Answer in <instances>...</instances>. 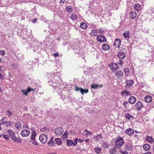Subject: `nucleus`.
Listing matches in <instances>:
<instances>
[{
  "label": "nucleus",
  "instance_id": "obj_1",
  "mask_svg": "<svg viewBox=\"0 0 154 154\" xmlns=\"http://www.w3.org/2000/svg\"><path fill=\"white\" fill-rule=\"evenodd\" d=\"M112 142H114L113 147L117 149L119 148L124 143V140L122 138L119 137L118 139H112Z\"/></svg>",
  "mask_w": 154,
  "mask_h": 154
},
{
  "label": "nucleus",
  "instance_id": "obj_2",
  "mask_svg": "<svg viewBox=\"0 0 154 154\" xmlns=\"http://www.w3.org/2000/svg\"><path fill=\"white\" fill-rule=\"evenodd\" d=\"M39 139L41 143H45L47 142L48 138L46 135L44 134H42L39 137Z\"/></svg>",
  "mask_w": 154,
  "mask_h": 154
},
{
  "label": "nucleus",
  "instance_id": "obj_3",
  "mask_svg": "<svg viewBox=\"0 0 154 154\" xmlns=\"http://www.w3.org/2000/svg\"><path fill=\"white\" fill-rule=\"evenodd\" d=\"M55 133L57 135H61L63 132V130L62 128L58 127L55 128L54 131Z\"/></svg>",
  "mask_w": 154,
  "mask_h": 154
},
{
  "label": "nucleus",
  "instance_id": "obj_4",
  "mask_svg": "<svg viewBox=\"0 0 154 154\" xmlns=\"http://www.w3.org/2000/svg\"><path fill=\"white\" fill-rule=\"evenodd\" d=\"M111 69L113 71H116L118 69V66L116 63H110L109 65Z\"/></svg>",
  "mask_w": 154,
  "mask_h": 154
},
{
  "label": "nucleus",
  "instance_id": "obj_5",
  "mask_svg": "<svg viewBox=\"0 0 154 154\" xmlns=\"http://www.w3.org/2000/svg\"><path fill=\"white\" fill-rule=\"evenodd\" d=\"M97 39L98 42H104L106 41V37L101 35H98L97 36Z\"/></svg>",
  "mask_w": 154,
  "mask_h": 154
},
{
  "label": "nucleus",
  "instance_id": "obj_6",
  "mask_svg": "<svg viewBox=\"0 0 154 154\" xmlns=\"http://www.w3.org/2000/svg\"><path fill=\"white\" fill-rule=\"evenodd\" d=\"M30 133L29 130L27 129H24L21 132V134L23 137H27Z\"/></svg>",
  "mask_w": 154,
  "mask_h": 154
},
{
  "label": "nucleus",
  "instance_id": "obj_7",
  "mask_svg": "<svg viewBox=\"0 0 154 154\" xmlns=\"http://www.w3.org/2000/svg\"><path fill=\"white\" fill-rule=\"evenodd\" d=\"M11 138L13 140L18 143H20L22 141L21 138L20 137L17 138L14 135H14H13L11 136Z\"/></svg>",
  "mask_w": 154,
  "mask_h": 154
},
{
  "label": "nucleus",
  "instance_id": "obj_8",
  "mask_svg": "<svg viewBox=\"0 0 154 154\" xmlns=\"http://www.w3.org/2000/svg\"><path fill=\"white\" fill-rule=\"evenodd\" d=\"M116 75L118 76V78L119 79H121L123 75L122 72L120 70L117 71L116 72Z\"/></svg>",
  "mask_w": 154,
  "mask_h": 154
},
{
  "label": "nucleus",
  "instance_id": "obj_9",
  "mask_svg": "<svg viewBox=\"0 0 154 154\" xmlns=\"http://www.w3.org/2000/svg\"><path fill=\"white\" fill-rule=\"evenodd\" d=\"M143 106V105L140 101L138 102L135 105V106L138 110H140Z\"/></svg>",
  "mask_w": 154,
  "mask_h": 154
},
{
  "label": "nucleus",
  "instance_id": "obj_10",
  "mask_svg": "<svg viewBox=\"0 0 154 154\" xmlns=\"http://www.w3.org/2000/svg\"><path fill=\"white\" fill-rule=\"evenodd\" d=\"M125 133L129 135H131L134 133V130L131 128L127 129L125 131Z\"/></svg>",
  "mask_w": 154,
  "mask_h": 154
},
{
  "label": "nucleus",
  "instance_id": "obj_11",
  "mask_svg": "<svg viewBox=\"0 0 154 154\" xmlns=\"http://www.w3.org/2000/svg\"><path fill=\"white\" fill-rule=\"evenodd\" d=\"M136 99L134 97H131L129 99L128 102L132 104L134 103L136 101Z\"/></svg>",
  "mask_w": 154,
  "mask_h": 154
},
{
  "label": "nucleus",
  "instance_id": "obj_12",
  "mask_svg": "<svg viewBox=\"0 0 154 154\" xmlns=\"http://www.w3.org/2000/svg\"><path fill=\"white\" fill-rule=\"evenodd\" d=\"M125 148L128 151L130 150L132 148V146L129 143H127L125 144Z\"/></svg>",
  "mask_w": 154,
  "mask_h": 154
},
{
  "label": "nucleus",
  "instance_id": "obj_13",
  "mask_svg": "<svg viewBox=\"0 0 154 154\" xmlns=\"http://www.w3.org/2000/svg\"><path fill=\"white\" fill-rule=\"evenodd\" d=\"M48 144L49 146H51V145L55 146L54 145V138L53 137H51L48 143Z\"/></svg>",
  "mask_w": 154,
  "mask_h": 154
},
{
  "label": "nucleus",
  "instance_id": "obj_14",
  "mask_svg": "<svg viewBox=\"0 0 154 154\" xmlns=\"http://www.w3.org/2000/svg\"><path fill=\"white\" fill-rule=\"evenodd\" d=\"M144 99L145 101L147 103L151 102L152 100V97L148 95L146 96L145 97Z\"/></svg>",
  "mask_w": 154,
  "mask_h": 154
},
{
  "label": "nucleus",
  "instance_id": "obj_15",
  "mask_svg": "<svg viewBox=\"0 0 154 154\" xmlns=\"http://www.w3.org/2000/svg\"><path fill=\"white\" fill-rule=\"evenodd\" d=\"M118 56L119 58H121L122 59H123L125 57V54L122 52H119L118 54Z\"/></svg>",
  "mask_w": 154,
  "mask_h": 154
},
{
  "label": "nucleus",
  "instance_id": "obj_16",
  "mask_svg": "<svg viewBox=\"0 0 154 154\" xmlns=\"http://www.w3.org/2000/svg\"><path fill=\"white\" fill-rule=\"evenodd\" d=\"M143 149L145 151H148L149 150L150 148V145L148 144H144L143 146Z\"/></svg>",
  "mask_w": 154,
  "mask_h": 154
},
{
  "label": "nucleus",
  "instance_id": "obj_17",
  "mask_svg": "<svg viewBox=\"0 0 154 154\" xmlns=\"http://www.w3.org/2000/svg\"><path fill=\"white\" fill-rule=\"evenodd\" d=\"M147 140L151 143H153L154 141V140L151 136H147L146 137Z\"/></svg>",
  "mask_w": 154,
  "mask_h": 154
},
{
  "label": "nucleus",
  "instance_id": "obj_18",
  "mask_svg": "<svg viewBox=\"0 0 154 154\" xmlns=\"http://www.w3.org/2000/svg\"><path fill=\"white\" fill-rule=\"evenodd\" d=\"M103 85H98L97 84H94L92 85L91 87V88L96 89L98 87H99L100 88L102 87Z\"/></svg>",
  "mask_w": 154,
  "mask_h": 154
},
{
  "label": "nucleus",
  "instance_id": "obj_19",
  "mask_svg": "<svg viewBox=\"0 0 154 154\" xmlns=\"http://www.w3.org/2000/svg\"><path fill=\"white\" fill-rule=\"evenodd\" d=\"M80 26L82 29H85L87 28L88 26L85 23L82 22L80 24Z\"/></svg>",
  "mask_w": 154,
  "mask_h": 154
},
{
  "label": "nucleus",
  "instance_id": "obj_20",
  "mask_svg": "<svg viewBox=\"0 0 154 154\" xmlns=\"http://www.w3.org/2000/svg\"><path fill=\"white\" fill-rule=\"evenodd\" d=\"M126 84L127 85L132 86L134 84V82L132 80H127Z\"/></svg>",
  "mask_w": 154,
  "mask_h": 154
},
{
  "label": "nucleus",
  "instance_id": "obj_21",
  "mask_svg": "<svg viewBox=\"0 0 154 154\" xmlns=\"http://www.w3.org/2000/svg\"><path fill=\"white\" fill-rule=\"evenodd\" d=\"M36 135V133L35 131H33L32 132V135L31 137V140H35V137Z\"/></svg>",
  "mask_w": 154,
  "mask_h": 154
},
{
  "label": "nucleus",
  "instance_id": "obj_22",
  "mask_svg": "<svg viewBox=\"0 0 154 154\" xmlns=\"http://www.w3.org/2000/svg\"><path fill=\"white\" fill-rule=\"evenodd\" d=\"M134 9L136 11H139L140 9V5L139 4H135L134 7Z\"/></svg>",
  "mask_w": 154,
  "mask_h": 154
},
{
  "label": "nucleus",
  "instance_id": "obj_23",
  "mask_svg": "<svg viewBox=\"0 0 154 154\" xmlns=\"http://www.w3.org/2000/svg\"><path fill=\"white\" fill-rule=\"evenodd\" d=\"M102 48L103 50H108L109 49V46L106 44H104L102 45Z\"/></svg>",
  "mask_w": 154,
  "mask_h": 154
},
{
  "label": "nucleus",
  "instance_id": "obj_24",
  "mask_svg": "<svg viewBox=\"0 0 154 154\" xmlns=\"http://www.w3.org/2000/svg\"><path fill=\"white\" fill-rule=\"evenodd\" d=\"M136 14L135 11H131L130 13V16L131 17V18L134 19L135 17Z\"/></svg>",
  "mask_w": 154,
  "mask_h": 154
},
{
  "label": "nucleus",
  "instance_id": "obj_25",
  "mask_svg": "<svg viewBox=\"0 0 154 154\" xmlns=\"http://www.w3.org/2000/svg\"><path fill=\"white\" fill-rule=\"evenodd\" d=\"M125 117L129 120H132L133 119V117L128 113L126 114L125 115Z\"/></svg>",
  "mask_w": 154,
  "mask_h": 154
},
{
  "label": "nucleus",
  "instance_id": "obj_26",
  "mask_svg": "<svg viewBox=\"0 0 154 154\" xmlns=\"http://www.w3.org/2000/svg\"><path fill=\"white\" fill-rule=\"evenodd\" d=\"M55 144L57 143L58 145H60L62 143L61 141L60 138H55Z\"/></svg>",
  "mask_w": 154,
  "mask_h": 154
},
{
  "label": "nucleus",
  "instance_id": "obj_27",
  "mask_svg": "<svg viewBox=\"0 0 154 154\" xmlns=\"http://www.w3.org/2000/svg\"><path fill=\"white\" fill-rule=\"evenodd\" d=\"M68 137V132L67 131H66L64 133L62 137L63 139L65 140Z\"/></svg>",
  "mask_w": 154,
  "mask_h": 154
},
{
  "label": "nucleus",
  "instance_id": "obj_28",
  "mask_svg": "<svg viewBox=\"0 0 154 154\" xmlns=\"http://www.w3.org/2000/svg\"><path fill=\"white\" fill-rule=\"evenodd\" d=\"M102 138L101 136L98 134L97 136H94V138L95 140V141H98L99 139H101Z\"/></svg>",
  "mask_w": 154,
  "mask_h": 154
},
{
  "label": "nucleus",
  "instance_id": "obj_29",
  "mask_svg": "<svg viewBox=\"0 0 154 154\" xmlns=\"http://www.w3.org/2000/svg\"><path fill=\"white\" fill-rule=\"evenodd\" d=\"M66 142L68 146H71L73 144V141L69 140H66Z\"/></svg>",
  "mask_w": 154,
  "mask_h": 154
},
{
  "label": "nucleus",
  "instance_id": "obj_30",
  "mask_svg": "<svg viewBox=\"0 0 154 154\" xmlns=\"http://www.w3.org/2000/svg\"><path fill=\"white\" fill-rule=\"evenodd\" d=\"M97 34V31L95 30H93L90 33L92 35L95 36Z\"/></svg>",
  "mask_w": 154,
  "mask_h": 154
},
{
  "label": "nucleus",
  "instance_id": "obj_31",
  "mask_svg": "<svg viewBox=\"0 0 154 154\" xmlns=\"http://www.w3.org/2000/svg\"><path fill=\"white\" fill-rule=\"evenodd\" d=\"M124 94H126L127 95H131L130 92L129 91H127L126 90H123L122 91L121 93V94L122 95H123Z\"/></svg>",
  "mask_w": 154,
  "mask_h": 154
},
{
  "label": "nucleus",
  "instance_id": "obj_32",
  "mask_svg": "<svg viewBox=\"0 0 154 154\" xmlns=\"http://www.w3.org/2000/svg\"><path fill=\"white\" fill-rule=\"evenodd\" d=\"M120 151L123 154H128V152L126 151L125 148L124 149H121Z\"/></svg>",
  "mask_w": 154,
  "mask_h": 154
},
{
  "label": "nucleus",
  "instance_id": "obj_33",
  "mask_svg": "<svg viewBox=\"0 0 154 154\" xmlns=\"http://www.w3.org/2000/svg\"><path fill=\"white\" fill-rule=\"evenodd\" d=\"M21 124L20 122H17L15 123V126L17 129H18L19 126L21 125Z\"/></svg>",
  "mask_w": 154,
  "mask_h": 154
},
{
  "label": "nucleus",
  "instance_id": "obj_34",
  "mask_svg": "<svg viewBox=\"0 0 154 154\" xmlns=\"http://www.w3.org/2000/svg\"><path fill=\"white\" fill-rule=\"evenodd\" d=\"M75 90L76 91H78L80 90L81 94H83V92L82 91V88H79L78 87L76 86L75 87Z\"/></svg>",
  "mask_w": 154,
  "mask_h": 154
},
{
  "label": "nucleus",
  "instance_id": "obj_35",
  "mask_svg": "<svg viewBox=\"0 0 154 154\" xmlns=\"http://www.w3.org/2000/svg\"><path fill=\"white\" fill-rule=\"evenodd\" d=\"M66 10L68 12H71L72 11V8L71 6H67L66 8Z\"/></svg>",
  "mask_w": 154,
  "mask_h": 154
},
{
  "label": "nucleus",
  "instance_id": "obj_36",
  "mask_svg": "<svg viewBox=\"0 0 154 154\" xmlns=\"http://www.w3.org/2000/svg\"><path fill=\"white\" fill-rule=\"evenodd\" d=\"M77 18V16L75 15H72L70 16V18L73 20H76Z\"/></svg>",
  "mask_w": 154,
  "mask_h": 154
},
{
  "label": "nucleus",
  "instance_id": "obj_37",
  "mask_svg": "<svg viewBox=\"0 0 154 154\" xmlns=\"http://www.w3.org/2000/svg\"><path fill=\"white\" fill-rule=\"evenodd\" d=\"M2 137L4 139L7 140H8L10 138V137L8 135L4 134H2Z\"/></svg>",
  "mask_w": 154,
  "mask_h": 154
},
{
  "label": "nucleus",
  "instance_id": "obj_38",
  "mask_svg": "<svg viewBox=\"0 0 154 154\" xmlns=\"http://www.w3.org/2000/svg\"><path fill=\"white\" fill-rule=\"evenodd\" d=\"M8 133L10 134L11 136V137L14 134V131L11 130H8Z\"/></svg>",
  "mask_w": 154,
  "mask_h": 154
},
{
  "label": "nucleus",
  "instance_id": "obj_39",
  "mask_svg": "<svg viewBox=\"0 0 154 154\" xmlns=\"http://www.w3.org/2000/svg\"><path fill=\"white\" fill-rule=\"evenodd\" d=\"M21 91L23 93V94H25V96H27L28 93L27 90L23 89Z\"/></svg>",
  "mask_w": 154,
  "mask_h": 154
},
{
  "label": "nucleus",
  "instance_id": "obj_40",
  "mask_svg": "<svg viewBox=\"0 0 154 154\" xmlns=\"http://www.w3.org/2000/svg\"><path fill=\"white\" fill-rule=\"evenodd\" d=\"M41 131H49V129L47 128L46 127H44V128H42L41 129Z\"/></svg>",
  "mask_w": 154,
  "mask_h": 154
},
{
  "label": "nucleus",
  "instance_id": "obj_41",
  "mask_svg": "<svg viewBox=\"0 0 154 154\" xmlns=\"http://www.w3.org/2000/svg\"><path fill=\"white\" fill-rule=\"evenodd\" d=\"M123 35L125 38H128L129 37V35L128 33V32L127 33L125 32L123 34Z\"/></svg>",
  "mask_w": 154,
  "mask_h": 154
},
{
  "label": "nucleus",
  "instance_id": "obj_42",
  "mask_svg": "<svg viewBox=\"0 0 154 154\" xmlns=\"http://www.w3.org/2000/svg\"><path fill=\"white\" fill-rule=\"evenodd\" d=\"M88 90L87 89H82V91L83 92V94H84L85 93H87L88 92Z\"/></svg>",
  "mask_w": 154,
  "mask_h": 154
},
{
  "label": "nucleus",
  "instance_id": "obj_43",
  "mask_svg": "<svg viewBox=\"0 0 154 154\" xmlns=\"http://www.w3.org/2000/svg\"><path fill=\"white\" fill-rule=\"evenodd\" d=\"M12 122H7L6 123V125L7 127H8V126H11L12 123Z\"/></svg>",
  "mask_w": 154,
  "mask_h": 154
},
{
  "label": "nucleus",
  "instance_id": "obj_44",
  "mask_svg": "<svg viewBox=\"0 0 154 154\" xmlns=\"http://www.w3.org/2000/svg\"><path fill=\"white\" fill-rule=\"evenodd\" d=\"M120 42H121V41L120 40H119V42L118 43V44L117 43H116L114 42V44H113L114 46L115 47H116V46H118L119 47V45L120 43Z\"/></svg>",
  "mask_w": 154,
  "mask_h": 154
},
{
  "label": "nucleus",
  "instance_id": "obj_45",
  "mask_svg": "<svg viewBox=\"0 0 154 154\" xmlns=\"http://www.w3.org/2000/svg\"><path fill=\"white\" fill-rule=\"evenodd\" d=\"M6 112L8 113L7 114V115H8V116H12V112H11L9 110H8Z\"/></svg>",
  "mask_w": 154,
  "mask_h": 154
},
{
  "label": "nucleus",
  "instance_id": "obj_46",
  "mask_svg": "<svg viewBox=\"0 0 154 154\" xmlns=\"http://www.w3.org/2000/svg\"><path fill=\"white\" fill-rule=\"evenodd\" d=\"M124 71L125 74H127L129 72V69L128 68H125Z\"/></svg>",
  "mask_w": 154,
  "mask_h": 154
},
{
  "label": "nucleus",
  "instance_id": "obj_47",
  "mask_svg": "<svg viewBox=\"0 0 154 154\" xmlns=\"http://www.w3.org/2000/svg\"><path fill=\"white\" fill-rule=\"evenodd\" d=\"M96 152L97 153H99L100 152L101 150V149L100 148H96L95 149Z\"/></svg>",
  "mask_w": 154,
  "mask_h": 154
},
{
  "label": "nucleus",
  "instance_id": "obj_48",
  "mask_svg": "<svg viewBox=\"0 0 154 154\" xmlns=\"http://www.w3.org/2000/svg\"><path fill=\"white\" fill-rule=\"evenodd\" d=\"M30 142L33 144L35 145H38V143L36 142V141H35V140H31V141H30Z\"/></svg>",
  "mask_w": 154,
  "mask_h": 154
},
{
  "label": "nucleus",
  "instance_id": "obj_49",
  "mask_svg": "<svg viewBox=\"0 0 154 154\" xmlns=\"http://www.w3.org/2000/svg\"><path fill=\"white\" fill-rule=\"evenodd\" d=\"M34 90H33L32 88H30L29 87H28V89L27 90V91L28 93L32 91H34Z\"/></svg>",
  "mask_w": 154,
  "mask_h": 154
},
{
  "label": "nucleus",
  "instance_id": "obj_50",
  "mask_svg": "<svg viewBox=\"0 0 154 154\" xmlns=\"http://www.w3.org/2000/svg\"><path fill=\"white\" fill-rule=\"evenodd\" d=\"M103 146L104 148H106L108 147V145L106 142H105L103 144Z\"/></svg>",
  "mask_w": 154,
  "mask_h": 154
},
{
  "label": "nucleus",
  "instance_id": "obj_51",
  "mask_svg": "<svg viewBox=\"0 0 154 154\" xmlns=\"http://www.w3.org/2000/svg\"><path fill=\"white\" fill-rule=\"evenodd\" d=\"M78 140V139L77 138L75 140H74V142L73 143V145L74 146H75L77 145V140Z\"/></svg>",
  "mask_w": 154,
  "mask_h": 154
},
{
  "label": "nucleus",
  "instance_id": "obj_52",
  "mask_svg": "<svg viewBox=\"0 0 154 154\" xmlns=\"http://www.w3.org/2000/svg\"><path fill=\"white\" fill-rule=\"evenodd\" d=\"M0 54L2 55H4L5 54V51L4 50L1 51H0Z\"/></svg>",
  "mask_w": 154,
  "mask_h": 154
},
{
  "label": "nucleus",
  "instance_id": "obj_53",
  "mask_svg": "<svg viewBox=\"0 0 154 154\" xmlns=\"http://www.w3.org/2000/svg\"><path fill=\"white\" fill-rule=\"evenodd\" d=\"M128 103L127 101H125L123 103L124 105L126 108L127 107L126 106V105L128 104Z\"/></svg>",
  "mask_w": 154,
  "mask_h": 154
},
{
  "label": "nucleus",
  "instance_id": "obj_54",
  "mask_svg": "<svg viewBox=\"0 0 154 154\" xmlns=\"http://www.w3.org/2000/svg\"><path fill=\"white\" fill-rule=\"evenodd\" d=\"M23 128H28V126L26 123H25L23 125Z\"/></svg>",
  "mask_w": 154,
  "mask_h": 154
},
{
  "label": "nucleus",
  "instance_id": "obj_55",
  "mask_svg": "<svg viewBox=\"0 0 154 154\" xmlns=\"http://www.w3.org/2000/svg\"><path fill=\"white\" fill-rule=\"evenodd\" d=\"M7 121H3V122H2L1 123L0 122V125H2V124H5L6 125V123L7 122Z\"/></svg>",
  "mask_w": 154,
  "mask_h": 154
},
{
  "label": "nucleus",
  "instance_id": "obj_56",
  "mask_svg": "<svg viewBox=\"0 0 154 154\" xmlns=\"http://www.w3.org/2000/svg\"><path fill=\"white\" fill-rule=\"evenodd\" d=\"M0 78L1 79H3L4 78V77L3 75H2V74L1 73H0Z\"/></svg>",
  "mask_w": 154,
  "mask_h": 154
},
{
  "label": "nucleus",
  "instance_id": "obj_57",
  "mask_svg": "<svg viewBox=\"0 0 154 154\" xmlns=\"http://www.w3.org/2000/svg\"><path fill=\"white\" fill-rule=\"evenodd\" d=\"M54 56L56 57H58L59 56V54L58 53H55L54 54Z\"/></svg>",
  "mask_w": 154,
  "mask_h": 154
},
{
  "label": "nucleus",
  "instance_id": "obj_58",
  "mask_svg": "<svg viewBox=\"0 0 154 154\" xmlns=\"http://www.w3.org/2000/svg\"><path fill=\"white\" fill-rule=\"evenodd\" d=\"M103 31L101 29H100L98 32V33L100 34H102L103 33Z\"/></svg>",
  "mask_w": 154,
  "mask_h": 154
},
{
  "label": "nucleus",
  "instance_id": "obj_59",
  "mask_svg": "<svg viewBox=\"0 0 154 154\" xmlns=\"http://www.w3.org/2000/svg\"><path fill=\"white\" fill-rule=\"evenodd\" d=\"M115 148H114V149L112 150H110V153L111 154H112L113 153V150H115Z\"/></svg>",
  "mask_w": 154,
  "mask_h": 154
},
{
  "label": "nucleus",
  "instance_id": "obj_60",
  "mask_svg": "<svg viewBox=\"0 0 154 154\" xmlns=\"http://www.w3.org/2000/svg\"><path fill=\"white\" fill-rule=\"evenodd\" d=\"M78 141L79 142H82L84 141V140H82L81 139H79L78 140Z\"/></svg>",
  "mask_w": 154,
  "mask_h": 154
},
{
  "label": "nucleus",
  "instance_id": "obj_61",
  "mask_svg": "<svg viewBox=\"0 0 154 154\" xmlns=\"http://www.w3.org/2000/svg\"><path fill=\"white\" fill-rule=\"evenodd\" d=\"M37 19L35 18L32 20V22L34 23L36 22L37 21Z\"/></svg>",
  "mask_w": 154,
  "mask_h": 154
},
{
  "label": "nucleus",
  "instance_id": "obj_62",
  "mask_svg": "<svg viewBox=\"0 0 154 154\" xmlns=\"http://www.w3.org/2000/svg\"><path fill=\"white\" fill-rule=\"evenodd\" d=\"M91 132H90V131H88L87 132V135H91Z\"/></svg>",
  "mask_w": 154,
  "mask_h": 154
},
{
  "label": "nucleus",
  "instance_id": "obj_63",
  "mask_svg": "<svg viewBox=\"0 0 154 154\" xmlns=\"http://www.w3.org/2000/svg\"><path fill=\"white\" fill-rule=\"evenodd\" d=\"M118 63L119 64H120V65H122V61L121 60H119L118 62Z\"/></svg>",
  "mask_w": 154,
  "mask_h": 154
},
{
  "label": "nucleus",
  "instance_id": "obj_64",
  "mask_svg": "<svg viewBox=\"0 0 154 154\" xmlns=\"http://www.w3.org/2000/svg\"><path fill=\"white\" fill-rule=\"evenodd\" d=\"M143 154H151V152H148L146 153H143Z\"/></svg>",
  "mask_w": 154,
  "mask_h": 154
}]
</instances>
